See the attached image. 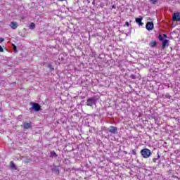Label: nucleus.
Segmentation results:
<instances>
[{
	"label": "nucleus",
	"instance_id": "1",
	"mask_svg": "<svg viewBox=\"0 0 180 180\" xmlns=\"http://www.w3.org/2000/svg\"><path fill=\"white\" fill-rule=\"evenodd\" d=\"M143 158H150L151 157V150L148 148H144L141 150Z\"/></svg>",
	"mask_w": 180,
	"mask_h": 180
},
{
	"label": "nucleus",
	"instance_id": "2",
	"mask_svg": "<svg viewBox=\"0 0 180 180\" xmlns=\"http://www.w3.org/2000/svg\"><path fill=\"white\" fill-rule=\"evenodd\" d=\"M87 106H91L92 108L94 105H96V97H91L87 99L86 101Z\"/></svg>",
	"mask_w": 180,
	"mask_h": 180
},
{
	"label": "nucleus",
	"instance_id": "3",
	"mask_svg": "<svg viewBox=\"0 0 180 180\" xmlns=\"http://www.w3.org/2000/svg\"><path fill=\"white\" fill-rule=\"evenodd\" d=\"M30 110H34V112H39V110H41V106L37 103H32V106L30 108Z\"/></svg>",
	"mask_w": 180,
	"mask_h": 180
},
{
	"label": "nucleus",
	"instance_id": "4",
	"mask_svg": "<svg viewBox=\"0 0 180 180\" xmlns=\"http://www.w3.org/2000/svg\"><path fill=\"white\" fill-rule=\"evenodd\" d=\"M172 20H174V22H180V13H174L172 15Z\"/></svg>",
	"mask_w": 180,
	"mask_h": 180
},
{
	"label": "nucleus",
	"instance_id": "5",
	"mask_svg": "<svg viewBox=\"0 0 180 180\" xmlns=\"http://www.w3.org/2000/svg\"><path fill=\"white\" fill-rule=\"evenodd\" d=\"M146 28L147 30H153V29H154V23H153V22H148Z\"/></svg>",
	"mask_w": 180,
	"mask_h": 180
},
{
	"label": "nucleus",
	"instance_id": "6",
	"mask_svg": "<svg viewBox=\"0 0 180 180\" xmlns=\"http://www.w3.org/2000/svg\"><path fill=\"white\" fill-rule=\"evenodd\" d=\"M18 26L19 25H18V22L16 21H13V22H11L10 23V27H11L13 30L18 29Z\"/></svg>",
	"mask_w": 180,
	"mask_h": 180
},
{
	"label": "nucleus",
	"instance_id": "7",
	"mask_svg": "<svg viewBox=\"0 0 180 180\" xmlns=\"http://www.w3.org/2000/svg\"><path fill=\"white\" fill-rule=\"evenodd\" d=\"M110 133H112V134H116L117 133V127L114 126H110L109 128Z\"/></svg>",
	"mask_w": 180,
	"mask_h": 180
},
{
	"label": "nucleus",
	"instance_id": "8",
	"mask_svg": "<svg viewBox=\"0 0 180 180\" xmlns=\"http://www.w3.org/2000/svg\"><path fill=\"white\" fill-rule=\"evenodd\" d=\"M22 127L24 130H27V129H30V127H32V124L25 122L22 125Z\"/></svg>",
	"mask_w": 180,
	"mask_h": 180
},
{
	"label": "nucleus",
	"instance_id": "9",
	"mask_svg": "<svg viewBox=\"0 0 180 180\" xmlns=\"http://www.w3.org/2000/svg\"><path fill=\"white\" fill-rule=\"evenodd\" d=\"M143 20V18H137L135 20V22H136V23H138L139 26H143V25H144V23H143V22H141Z\"/></svg>",
	"mask_w": 180,
	"mask_h": 180
},
{
	"label": "nucleus",
	"instance_id": "10",
	"mask_svg": "<svg viewBox=\"0 0 180 180\" xmlns=\"http://www.w3.org/2000/svg\"><path fill=\"white\" fill-rule=\"evenodd\" d=\"M168 39H165L162 42V48L165 49L166 47H168V46H169V44Z\"/></svg>",
	"mask_w": 180,
	"mask_h": 180
},
{
	"label": "nucleus",
	"instance_id": "11",
	"mask_svg": "<svg viewBox=\"0 0 180 180\" xmlns=\"http://www.w3.org/2000/svg\"><path fill=\"white\" fill-rule=\"evenodd\" d=\"M149 2L152 4V5H159L161 4V1L160 0H149Z\"/></svg>",
	"mask_w": 180,
	"mask_h": 180
},
{
	"label": "nucleus",
	"instance_id": "12",
	"mask_svg": "<svg viewBox=\"0 0 180 180\" xmlns=\"http://www.w3.org/2000/svg\"><path fill=\"white\" fill-rule=\"evenodd\" d=\"M57 157H58V155L56 153V151L53 150L51 152V155H50L51 158H57Z\"/></svg>",
	"mask_w": 180,
	"mask_h": 180
},
{
	"label": "nucleus",
	"instance_id": "13",
	"mask_svg": "<svg viewBox=\"0 0 180 180\" xmlns=\"http://www.w3.org/2000/svg\"><path fill=\"white\" fill-rule=\"evenodd\" d=\"M10 167L12 168V169H17L16 165L13 162V161L10 162Z\"/></svg>",
	"mask_w": 180,
	"mask_h": 180
},
{
	"label": "nucleus",
	"instance_id": "14",
	"mask_svg": "<svg viewBox=\"0 0 180 180\" xmlns=\"http://www.w3.org/2000/svg\"><path fill=\"white\" fill-rule=\"evenodd\" d=\"M150 47L154 48L157 47V41H151L150 44Z\"/></svg>",
	"mask_w": 180,
	"mask_h": 180
},
{
	"label": "nucleus",
	"instance_id": "15",
	"mask_svg": "<svg viewBox=\"0 0 180 180\" xmlns=\"http://www.w3.org/2000/svg\"><path fill=\"white\" fill-rule=\"evenodd\" d=\"M53 172H54L56 175H58L60 174V169H58V167H55L52 169Z\"/></svg>",
	"mask_w": 180,
	"mask_h": 180
},
{
	"label": "nucleus",
	"instance_id": "16",
	"mask_svg": "<svg viewBox=\"0 0 180 180\" xmlns=\"http://www.w3.org/2000/svg\"><path fill=\"white\" fill-rule=\"evenodd\" d=\"M36 27V25L33 22H32L30 25V29H31V30H33V29H34Z\"/></svg>",
	"mask_w": 180,
	"mask_h": 180
},
{
	"label": "nucleus",
	"instance_id": "17",
	"mask_svg": "<svg viewBox=\"0 0 180 180\" xmlns=\"http://www.w3.org/2000/svg\"><path fill=\"white\" fill-rule=\"evenodd\" d=\"M48 68H49V70H52V71H54V67L53 66V65L51 64H49L48 65Z\"/></svg>",
	"mask_w": 180,
	"mask_h": 180
},
{
	"label": "nucleus",
	"instance_id": "18",
	"mask_svg": "<svg viewBox=\"0 0 180 180\" xmlns=\"http://www.w3.org/2000/svg\"><path fill=\"white\" fill-rule=\"evenodd\" d=\"M158 39L160 41H164V37H162V35L159 34Z\"/></svg>",
	"mask_w": 180,
	"mask_h": 180
},
{
	"label": "nucleus",
	"instance_id": "19",
	"mask_svg": "<svg viewBox=\"0 0 180 180\" xmlns=\"http://www.w3.org/2000/svg\"><path fill=\"white\" fill-rule=\"evenodd\" d=\"M13 47L14 53H18V48L16 47V45L13 44Z\"/></svg>",
	"mask_w": 180,
	"mask_h": 180
},
{
	"label": "nucleus",
	"instance_id": "20",
	"mask_svg": "<svg viewBox=\"0 0 180 180\" xmlns=\"http://www.w3.org/2000/svg\"><path fill=\"white\" fill-rule=\"evenodd\" d=\"M165 98H167V99H171V95H169V94H166L164 96Z\"/></svg>",
	"mask_w": 180,
	"mask_h": 180
},
{
	"label": "nucleus",
	"instance_id": "21",
	"mask_svg": "<svg viewBox=\"0 0 180 180\" xmlns=\"http://www.w3.org/2000/svg\"><path fill=\"white\" fill-rule=\"evenodd\" d=\"M131 154H132L133 155H137V152H136V149H134V150H132Z\"/></svg>",
	"mask_w": 180,
	"mask_h": 180
},
{
	"label": "nucleus",
	"instance_id": "22",
	"mask_svg": "<svg viewBox=\"0 0 180 180\" xmlns=\"http://www.w3.org/2000/svg\"><path fill=\"white\" fill-rule=\"evenodd\" d=\"M130 78H131L132 79H136V75H131L130 76Z\"/></svg>",
	"mask_w": 180,
	"mask_h": 180
},
{
	"label": "nucleus",
	"instance_id": "23",
	"mask_svg": "<svg viewBox=\"0 0 180 180\" xmlns=\"http://www.w3.org/2000/svg\"><path fill=\"white\" fill-rule=\"evenodd\" d=\"M0 53H4V48L1 46H0Z\"/></svg>",
	"mask_w": 180,
	"mask_h": 180
},
{
	"label": "nucleus",
	"instance_id": "24",
	"mask_svg": "<svg viewBox=\"0 0 180 180\" xmlns=\"http://www.w3.org/2000/svg\"><path fill=\"white\" fill-rule=\"evenodd\" d=\"M125 25L129 27V26H130V24L129 23V22H125Z\"/></svg>",
	"mask_w": 180,
	"mask_h": 180
},
{
	"label": "nucleus",
	"instance_id": "25",
	"mask_svg": "<svg viewBox=\"0 0 180 180\" xmlns=\"http://www.w3.org/2000/svg\"><path fill=\"white\" fill-rule=\"evenodd\" d=\"M157 160H158V158H154L153 159V162H157Z\"/></svg>",
	"mask_w": 180,
	"mask_h": 180
},
{
	"label": "nucleus",
	"instance_id": "26",
	"mask_svg": "<svg viewBox=\"0 0 180 180\" xmlns=\"http://www.w3.org/2000/svg\"><path fill=\"white\" fill-rule=\"evenodd\" d=\"M4 38H0V43H2V41H4Z\"/></svg>",
	"mask_w": 180,
	"mask_h": 180
},
{
	"label": "nucleus",
	"instance_id": "27",
	"mask_svg": "<svg viewBox=\"0 0 180 180\" xmlns=\"http://www.w3.org/2000/svg\"><path fill=\"white\" fill-rule=\"evenodd\" d=\"M158 158H158H160V154H158V158Z\"/></svg>",
	"mask_w": 180,
	"mask_h": 180
},
{
	"label": "nucleus",
	"instance_id": "28",
	"mask_svg": "<svg viewBox=\"0 0 180 180\" xmlns=\"http://www.w3.org/2000/svg\"><path fill=\"white\" fill-rule=\"evenodd\" d=\"M165 37H167V35L164 34Z\"/></svg>",
	"mask_w": 180,
	"mask_h": 180
}]
</instances>
